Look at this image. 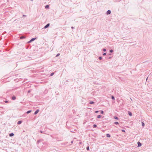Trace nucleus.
<instances>
[{
  "instance_id": "obj_1",
  "label": "nucleus",
  "mask_w": 152,
  "mask_h": 152,
  "mask_svg": "<svg viewBox=\"0 0 152 152\" xmlns=\"http://www.w3.org/2000/svg\"><path fill=\"white\" fill-rule=\"evenodd\" d=\"M37 39L36 37L35 38H32L29 41H28L27 42V43H29L31 42L32 41H34L36 39Z\"/></svg>"
},
{
  "instance_id": "obj_2",
  "label": "nucleus",
  "mask_w": 152,
  "mask_h": 152,
  "mask_svg": "<svg viewBox=\"0 0 152 152\" xmlns=\"http://www.w3.org/2000/svg\"><path fill=\"white\" fill-rule=\"evenodd\" d=\"M43 140L42 139H41L37 140V144H39L40 142H41L43 141Z\"/></svg>"
},
{
  "instance_id": "obj_3",
  "label": "nucleus",
  "mask_w": 152,
  "mask_h": 152,
  "mask_svg": "<svg viewBox=\"0 0 152 152\" xmlns=\"http://www.w3.org/2000/svg\"><path fill=\"white\" fill-rule=\"evenodd\" d=\"M50 25V24L49 23H48L43 28L46 29L47 28H48Z\"/></svg>"
},
{
  "instance_id": "obj_4",
  "label": "nucleus",
  "mask_w": 152,
  "mask_h": 152,
  "mask_svg": "<svg viewBox=\"0 0 152 152\" xmlns=\"http://www.w3.org/2000/svg\"><path fill=\"white\" fill-rule=\"evenodd\" d=\"M26 37V36H25L24 35H23L22 36L20 37L19 38H20V39H23L25 38Z\"/></svg>"
},
{
  "instance_id": "obj_5",
  "label": "nucleus",
  "mask_w": 152,
  "mask_h": 152,
  "mask_svg": "<svg viewBox=\"0 0 152 152\" xmlns=\"http://www.w3.org/2000/svg\"><path fill=\"white\" fill-rule=\"evenodd\" d=\"M111 13V11L110 10H109L107 11V12H106V14L108 15H110V14Z\"/></svg>"
},
{
  "instance_id": "obj_6",
  "label": "nucleus",
  "mask_w": 152,
  "mask_h": 152,
  "mask_svg": "<svg viewBox=\"0 0 152 152\" xmlns=\"http://www.w3.org/2000/svg\"><path fill=\"white\" fill-rule=\"evenodd\" d=\"M137 145H138V146H137L138 147H140L141 146L142 144L140 142H137Z\"/></svg>"
},
{
  "instance_id": "obj_7",
  "label": "nucleus",
  "mask_w": 152,
  "mask_h": 152,
  "mask_svg": "<svg viewBox=\"0 0 152 152\" xmlns=\"http://www.w3.org/2000/svg\"><path fill=\"white\" fill-rule=\"evenodd\" d=\"M39 112V110L38 109L35 111L34 114V115H36Z\"/></svg>"
},
{
  "instance_id": "obj_8",
  "label": "nucleus",
  "mask_w": 152,
  "mask_h": 152,
  "mask_svg": "<svg viewBox=\"0 0 152 152\" xmlns=\"http://www.w3.org/2000/svg\"><path fill=\"white\" fill-rule=\"evenodd\" d=\"M43 145H48V143L47 142H43Z\"/></svg>"
},
{
  "instance_id": "obj_9",
  "label": "nucleus",
  "mask_w": 152,
  "mask_h": 152,
  "mask_svg": "<svg viewBox=\"0 0 152 152\" xmlns=\"http://www.w3.org/2000/svg\"><path fill=\"white\" fill-rule=\"evenodd\" d=\"M22 121H19L18 122L17 124H21V123H22Z\"/></svg>"
},
{
  "instance_id": "obj_10",
  "label": "nucleus",
  "mask_w": 152,
  "mask_h": 152,
  "mask_svg": "<svg viewBox=\"0 0 152 152\" xmlns=\"http://www.w3.org/2000/svg\"><path fill=\"white\" fill-rule=\"evenodd\" d=\"M128 114L130 116H131L132 115V114L131 112L130 111H129L128 112Z\"/></svg>"
},
{
  "instance_id": "obj_11",
  "label": "nucleus",
  "mask_w": 152,
  "mask_h": 152,
  "mask_svg": "<svg viewBox=\"0 0 152 152\" xmlns=\"http://www.w3.org/2000/svg\"><path fill=\"white\" fill-rule=\"evenodd\" d=\"M14 135V134L13 133H11L9 134L10 137H12Z\"/></svg>"
},
{
  "instance_id": "obj_12",
  "label": "nucleus",
  "mask_w": 152,
  "mask_h": 152,
  "mask_svg": "<svg viewBox=\"0 0 152 152\" xmlns=\"http://www.w3.org/2000/svg\"><path fill=\"white\" fill-rule=\"evenodd\" d=\"M49 7V5H47L45 6V8L46 9H48Z\"/></svg>"
},
{
  "instance_id": "obj_13",
  "label": "nucleus",
  "mask_w": 152,
  "mask_h": 152,
  "mask_svg": "<svg viewBox=\"0 0 152 152\" xmlns=\"http://www.w3.org/2000/svg\"><path fill=\"white\" fill-rule=\"evenodd\" d=\"M16 97L15 96H14L12 97V99L13 100H15L16 99Z\"/></svg>"
},
{
  "instance_id": "obj_14",
  "label": "nucleus",
  "mask_w": 152,
  "mask_h": 152,
  "mask_svg": "<svg viewBox=\"0 0 152 152\" xmlns=\"http://www.w3.org/2000/svg\"><path fill=\"white\" fill-rule=\"evenodd\" d=\"M106 136L107 137H110V134H106Z\"/></svg>"
},
{
  "instance_id": "obj_15",
  "label": "nucleus",
  "mask_w": 152,
  "mask_h": 152,
  "mask_svg": "<svg viewBox=\"0 0 152 152\" xmlns=\"http://www.w3.org/2000/svg\"><path fill=\"white\" fill-rule=\"evenodd\" d=\"M31 111V110H28V111L27 112H26V113L27 114H28L30 113Z\"/></svg>"
},
{
  "instance_id": "obj_16",
  "label": "nucleus",
  "mask_w": 152,
  "mask_h": 152,
  "mask_svg": "<svg viewBox=\"0 0 152 152\" xmlns=\"http://www.w3.org/2000/svg\"><path fill=\"white\" fill-rule=\"evenodd\" d=\"M94 102L93 101H90L89 102V104H94Z\"/></svg>"
},
{
  "instance_id": "obj_17",
  "label": "nucleus",
  "mask_w": 152,
  "mask_h": 152,
  "mask_svg": "<svg viewBox=\"0 0 152 152\" xmlns=\"http://www.w3.org/2000/svg\"><path fill=\"white\" fill-rule=\"evenodd\" d=\"M142 126H145V124L143 122H142Z\"/></svg>"
},
{
  "instance_id": "obj_18",
  "label": "nucleus",
  "mask_w": 152,
  "mask_h": 152,
  "mask_svg": "<svg viewBox=\"0 0 152 152\" xmlns=\"http://www.w3.org/2000/svg\"><path fill=\"white\" fill-rule=\"evenodd\" d=\"M101 117V115H98L97 116V118H100Z\"/></svg>"
},
{
  "instance_id": "obj_19",
  "label": "nucleus",
  "mask_w": 152,
  "mask_h": 152,
  "mask_svg": "<svg viewBox=\"0 0 152 152\" xmlns=\"http://www.w3.org/2000/svg\"><path fill=\"white\" fill-rule=\"evenodd\" d=\"M114 124L116 125H118L119 124V123L118 122H114Z\"/></svg>"
},
{
  "instance_id": "obj_20",
  "label": "nucleus",
  "mask_w": 152,
  "mask_h": 152,
  "mask_svg": "<svg viewBox=\"0 0 152 152\" xmlns=\"http://www.w3.org/2000/svg\"><path fill=\"white\" fill-rule=\"evenodd\" d=\"M86 149L88 151L89 150V146H88L87 147H86Z\"/></svg>"
},
{
  "instance_id": "obj_21",
  "label": "nucleus",
  "mask_w": 152,
  "mask_h": 152,
  "mask_svg": "<svg viewBox=\"0 0 152 152\" xmlns=\"http://www.w3.org/2000/svg\"><path fill=\"white\" fill-rule=\"evenodd\" d=\"M114 118L115 119L118 120V118L117 116H115L114 117Z\"/></svg>"
},
{
  "instance_id": "obj_22",
  "label": "nucleus",
  "mask_w": 152,
  "mask_h": 152,
  "mask_svg": "<svg viewBox=\"0 0 152 152\" xmlns=\"http://www.w3.org/2000/svg\"><path fill=\"white\" fill-rule=\"evenodd\" d=\"M111 99H113V100L115 99L114 97L113 96H111Z\"/></svg>"
},
{
  "instance_id": "obj_23",
  "label": "nucleus",
  "mask_w": 152,
  "mask_h": 152,
  "mask_svg": "<svg viewBox=\"0 0 152 152\" xmlns=\"http://www.w3.org/2000/svg\"><path fill=\"white\" fill-rule=\"evenodd\" d=\"M93 127L94 128H96L97 127V125L96 124H94Z\"/></svg>"
},
{
  "instance_id": "obj_24",
  "label": "nucleus",
  "mask_w": 152,
  "mask_h": 152,
  "mask_svg": "<svg viewBox=\"0 0 152 152\" xmlns=\"http://www.w3.org/2000/svg\"><path fill=\"white\" fill-rule=\"evenodd\" d=\"M102 59V57L101 56H100L99 57V59L100 60H101Z\"/></svg>"
},
{
  "instance_id": "obj_25",
  "label": "nucleus",
  "mask_w": 152,
  "mask_h": 152,
  "mask_svg": "<svg viewBox=\"0 0 152 152\" xmlns=\"http://www.w3.org/2000/svg\"><path fill=\"white\" fill-rule=\"evenodd\" d=\"M54 74V72H52V73H51V74L50 75V76H52Z\"/></svg>"
},
{
  "instance_id": "obj_26",
  "label": "nucleus",
  "mask_w": 152,
  "mask_h": 152,
  "mask_svg": "<svg viewBox=\"0 0 152 152\" xmlns=\"http://www.w3.org/2000/svg\"><path fill=\"white\" fill-rule=\"evenodd\" d=\"M113 50H112V49L110 50V53H112V52H113Z\"/></svg>"
},
{
  "instance_id": "obj_27",
  "label": "nucleus",
  "mask_w": 152,
  "mask_h": 152,
  "mask_svg": "<svg viewBox=\"0 0 152 152\" xmlns=\"http://www.w3.org/2000/svg\"><path fill=\"white\" fill-rule=\"evenodd\" d=\"M103 51H104V52H105V51H106V49H105V48H103Z\"/></svg>"
},
{
  "instance_id": "obj_28",
  "label": "nucleus",
  "mask_w": 152,
  "mask_h": 152,
  "mask_svg": "<svg viewBox=\"0 0 152 152\" xmlns=\"http://www.w3.org/2000/svg\"><path fill=\"white\" fill-rule=\"evenodd\" d=\"M104 113V111L103 110L101 111V113L102 114H103Z\"/></svg>"
},
{
  "instance_id": "obj_29",
  "label": "nucleus",
  "mask_w": 152,
  "mask_h": 152,
  "mask_svg": "<svg viewBox=\"0 0 152 152\" xmlns=\"http://www.w3.org/2000/svg\"><path fill=\"white\" fill-rule=\"evenodd\" d=\"M40 132L41 133H43L44 134H45V133H44V132L42 131H41V130H40Z\"/></svg>"
},
{
  "instance_id": "obj_30",
  "label": "nucleus",
  "mask_w": 152,
  "mask_h": 152,
  "mask_svg": "<svg viewBox=\"0 0 152 152\" xmlns=\"http://www.w3.org/2000/svg\"><path fill=\"white\" fill-rule=\"evenodd\" d=\"M59 55H60V54H59V53H58V54L56 55V57L58 56H59Z\"/></svg>"
},
{
  "instance_id": "obj_31",
  "label": "nucleus",
  "mask_w": 152,
  "mask_h": 152,
  "mask_svg": "<svg viewBox=\"0 0 152 152\" xmlns=\"http://www.w3.org/2000/svg\"><path fill=\"white\" fill-rule=\"evenodd\" d=\"M122 131L124 132H125V130L124 129H122Z\"/></svg>"
},
{
  "instance_id": "obj_32",
  "label": "nucleus",
  "mask_w": 152,
  "mask_h": 152,
  "mask_svg": "<svg viewBox=\"0 0 152 152\" xmlns=\"http://www.w3.org/2000/svg\"><path fill=\"white\" fill-rule=\"evenodd\" d=\"M4 102L5 103H7L8 102V101H7V100H6V101H4Z\"/></svg>"
},
{
  "instance_id": "obj_33",
  "label": "nucleus",
  "mask_w": 152,
  "mask_h": 152,
  "mask_svg": "<svg viewBox=\"0 0 152 152\" xmlns=\"http://www.w3.org/2000/svg\"><path fill=\"white\" fill-rule=\"evenodd\" d=\"M99 111H98V110H97V111H95V113H98V112H99Z\"/></svg>"
},
{
  "instance_id": "obj_34",
  "label": "nucleus",
  "mask_w": 152,
  "mask_h": 152,
  "mask_svg": "<svg viewBox=\"0 0 152 152\" xmlns=\"http://www.w3.org/2000/svg\"><path fill=\"white\" fill-rule=\"evenodd\" d=\"M106 55V53H103V56H105V55Z\"/></svg>"
},
{
  "instance_id": "obj_35",
  "label": "nucleus",
  "mask_w": 152,
  "mask_h": 152,
  "mask_svg": "<svg viewBox=\"0 0 152 152\" xmlns=\"http://www.w3.org/2000/svg\"><path fill=\"white\" fill-rule=\"evenodd\" d=\"M30 92H31V91L30 90H29L28 91V93H29Z\"/></svg>"
},
{
  "instance_id": "obj_36",
  "label": "nucleus",
  "mask_w": 152,
  "mask_h": 152,
  "mask_svg": "<svg viewBox=\"0 0 152 152\" xmlns=\"http://www.w3.org/2000/svg\"><path fill=\"white\" fill-rule=\"evenodd\" d=\"M26 15H23V17H26Z\"/></svg>"
},
{
  "instance_id": "obj_37",
  "label": "nucleus",
  "mask_w": 152,
  "mask_h": 152,
  "mask_svg": "<svg viewBox=\"0 0 152 152\" xmlns=\"http://www.w3.org/2000/svg\"><path fill=\"white\" fill-rule=\"evenodd\" d=\"M71 28L72 29L74 28V27L72 26L71 27Z\"/></svg>"
},
{
  "instance_id": "obj_38",
  "label": "nucleus",
  "mask_w": 152,
  "mask_h": 152,
  "mask_svg": "<svg viewBox=\"0 0 152 152\" xmlns=\"http://www.w3.org/2000/svg\"><path fill=\"white\" fill-rule=\"evenodd\" d=\"M73 143V141H72L71 142V143Z\"/></svg>"
},
{
  "instance_id": "obj_39",
  "label": "nucleus",
  "mask_w": 152,
  "mask_h": 152,
  "mask_svg": "<svg viewBox=\"0 0 152 152\" xmlns=\"http://www.w3.org/2000/svg\"><path fill=\"white\" fill-rule=\"evenodd\" d=\"M111 58V57H109V59H110V58Z\"/></svg>"
},
{
  "instance_id": "obj_40",
  "label": "nucleus",
  "mask_w": 152,
  "mask_h": 152,
  "mask_svg": "<svg viewBox=\"0 0 152 152\" xmlns=\"http://www.w3.org/2000/svg\"><path fill=\"white\" fill-rule=\"evenodd\" d=\"M79 143H80V144H81V142H80Z\"/></svg>"
}]
</instances>
